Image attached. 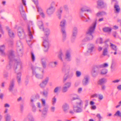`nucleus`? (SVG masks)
<instances>
[{
	"mask_svg": "<svg viewBox=\"0 0 121 121\" xmlns=\"http://www.w3.org/2000/svg\"><path fill=\"white\" fill-rule=\"evenodd\" d=\"M16 45L17 47V50L18 54L19 56H22L23 54V45L20 40L17 41Z\"/></svg>",
	"mask_w": 121,
	"mask_h": 121,
	"instance_id": "20e7f679",
	"label": "nucleus"
},
{
	"mask_svg": "<svg viewBox=\"0 0 121 121\" xmlns=\"http://www.w3.org/2000/svg\"><path fill=\"white\" fill-rule=\"evenodd\" d=\"M21 73L19 72L17 73V79L18 84H20L21 82Z\"/></svg>",
	"mask_w": 121,
	"mask_h": 121,
	"instance_id": "cd10ccee",
	"label": "nucleus"
},
{
	"mask_svg": "<svg viewBox=\"0 0 121 121\" xmlns=\"http://www.w3.org/2000/svg\"><path fill=\"white\" fill-rule=\"evenodd\" d=\"M66 24V22L65 20H63L60 22V26L61 27V28H65V26Z\"/></svg>",
	"mask_w": 121,
	"mask_h": 121,
	"instance_id": "f704fd0d",
	"label": "nucleus"
},
{
	"mask_svg": "<svg viewBox=\"0 0 121 121\" xmlns=\"http://www.w3.org/2000/svg\"><path fill=\"white\" fill-rule=\"evenodd\" d=\"M46 59L44 58L42 59V64L44 68H45L46 67Z\"/></svg>",
	"mask_w": 121,
	"mask_h": 121,
	"instance_id": "e433bc0d",
	"label": "nucleus"
},
{
	"mask_svg": "<svg viewBox=\"0 0 121 121\" xmlns=\"http://www.w3.org/2000/svg\"><path fill=\"white\" fill-rule=\"evenodd\" d=\"M48 108L47 107H44L43 109L42 113L43 114L45 115L46 114L48 110Z\"/></svg>",
	"mask_w": 121,
	"mask_h": 121,
	"instance_id": "8fccbe9b",
	"label": "nucleus"
},
{
	"mask_svg": "<svg viewBox=\"0 0 121 121\" xmlns=\"http://www.w3.org/2000/svg\"><path fill=\"white\" fill-rule=\"evenodd\" d=\"M49 47V46H47L45 47H44V51L45 52H47L48 51Z\"/></svg>",
	"mask_w": 121,
	"mask_h": 121,
	"instance_id": "0e129e2a",
	"label": "nucleus"
},
{
	"mask_svg": "<svg viewBox=\"0 0 121 121\" xmlns=\"http://www.w3.org/2000/svg\"><path fill=\"white\" fill-rule=\"evenodd\" d=\"M97 23V20H95L90 27L86 32L87 35V38L88 41L92 40L93 38V36L92 35L94 32Z\"/></svg>",
	"mask_w": 121,
	"mask_h": 121,
	"instance_id": "7ed1b4c3",
	"label": "nucleus"
},
{
	"mask_svg": "<svg viewBox=\"0 0 121 121\" xmlns=\"http://www.w3.org/2000/svg\"><path fill=\"white\" fill-rule=\"evenodd\" d=\"M76 76L77 77H79L81 75V72H80L78 71H77L76 72Z\"/></svg>",
	"mask_w": 121,
	"mask_h": 121,
	"instance_id": "bf43d9fd",
	"label": "nucleus"
},
{
	"mask_svg": "<svg viewBox=\"0 0 121 121\" xmlns=\"http://www.w3.org/2000/svg\"><path fill=\"white\" fill-rule=\"evenodd\" d=\"M49 80V78L46 77V78L41 82L39 86L42 88H44L47 85Z\"/></svg>",
	"mask_w": 121,
	"mask_h": 121,
	"instance_id": "0eeeda50",
	"label": "nucleus"
},
{
	"mask_svg": "<svg viewBox=\"0 0 121 121\" xmlns=\"http://www.w3.org/2000/svg\"><path fill=\"white\" fill-rule=\"evenodd\" d=\"M107 82V79L106 78H103L100 79L99 81V84L102 85V84L106 82Z\"/></svg>",
	"mask_w": 121,
	"mask_h": 121,
	"instance_id": "7c9ffc66",
	"label": "nucleus"
},
{
	"mask_svg": "<svg viewBox=\"0 0 121 121\" xmlns=\"http://www.w3.org/2000/svg\"><path fill=\"white\" fill-rule=\"evenodd\" d=\"M31 58L33 61H34L35 60V56L33 52H31Z\"/></svg>",
	"mask_w": 121,
	"mask_h": 121,
	"instance_id": "603ef678",
	"label": "nucleus"
},
{
	"mask_svg": "<svg viewBox=\"0 0 121 121\" xmlns=\"http://www.w3.org/2000/svg\"><path fill=\"white\" fill-rule=\"evenodd\" d=\"M88 8V7L87 6H84L82 7L81 9V10L82 12L86 11L87 9Z\"/></svg>",
	"mask_w": 121,
	"mask_h": 121,
	"instance_id": "09e8293b",
	"label": "nucleus"
},
{
	"mask_svg": "<svg viewBox=\"0 0 121 121\" xmlns=\"http://www.w3.org/2000/svg\"><path fill=\"white\" fill-rule=\"evenodd\" d=\"M103 30L105 32H111L112 30L111 28L108 27H105L103 29Z\"/></svg>",
	"mask_w": 121,
	"mask_h": 121,
	"instance_id": "37998d69",
	"label": "nucleus"
},
{
	"mask_svg": "<svg viewBox=\"0 0 121 121\" xmlns=\"http://www.w3.org/2000/svg\"><path fill=\"white\" fill-rule=\"evenodd\" d=\"M60 87L58 86L56 87L54 90V93H57L59 91V89H60Z\"/></svg>",
	"mask_w": 121,
	"mask_h": 121,
	"instance_id": "13d9d810",
	"label": "nucleus"
},
{
	"mask_svg": "<svg viewBox=\"0 0 121 121\" xmlns=\"http://www.w3.org/2000/svg\"><path fill=\"white\" fill-rule=\"evenodd\" d=\"M114 8L115 10V12L118 13L120 11V9L119 6L118 5L115 4L114 5Z\"/></svg>",
	"mask_w": 121,
	"mask_h": 121,
	"instance_id": "c9c22d12",
	"label": "nucleus"
},
{
	"mask_svg": "<svg viewBox=\"0 0 121 121\" xmlns=\"http://www.w3.org/2000/svg\"><path fill=\"white\" fill-rule=\"evenodd\" d=\"M41 101L43 105V106H45L46 104L45 100L43 99H41Z\"/></svg>",
	"mask_w": 121,
	"mask_h": 121,
	"instance_id": "052dcab7",
	"label": "nucleus"
},
{
	"mask_svg": "<svg viewBox=\"0 0 121 121\" xmlns=\"http://www.w3.org/2000/svg\"><path fill=\"white\" fill-rule=\"evenodd\" d=\"M62 108L64 112H67V110L69 109L68 105L66 104H64L62 106Z\"/></svg>",
	"mask_w": 121,
	"mask_h": 121,
	"instance_id": "2f4dec72",
	"label": "nucleus"
},
{
	"mask_svg": "<svg viewBox=\"0 0 121 121\" xmlns=\"http://www.w3.org/2000/svg\"><path fill=\"white\" fill-rule=\"evenodd\" d=\"M95 47L94 45L92 44H89L88 45V50L85 53L86 55H89L92 52Z\"/></svg>",
	"mask_w": 121,
	"mask_h": 121,
	"instance_id": "1a4fd4ad",
	"label": "nucleus"
},
{
	"mask_svg": "<svg viewBox=\"0 0 121 121\" xmlns=\"http://www.w3.org/2000/svg\"><path fill=\"white\" fill-rule=\"evenodd\" d=\"M71 83L70 82H67L64 84V86H66V87L69 88L71 86Z\"/></svg>",
	"mask_w": 121,
	"mask_h": 121,
	"instance_id": "3c124183",
	"label": "nucleus"
},
{
	"mask_svg": "<svg viewBox=\"0 0 121 121\" xmlns=\"http://www.w3.org/2000/svg\"><path fill=\"white\" fill-rule=\"evenodd\" d=\"M83 104V101L80 99H79L77 100L76 103V106H75L82 107Z\"/></svg>",
	"mask_w": 121,
	"mask_h": 121,
	"instance_id": "6ab92c4d",
	"label": "nucleus"
},
{
	"mask_svg": "<svg viewBox=\"0 0 121 121\" xmlns=\"http://www.w3.org/2000/svg\"><path fill=\"white\" fill-rule=\"evenodd\" d=\"M108 66V64L106 63H104V64H101L99 66V67H100V68H102V67H106L107 66Z\"/></svg>",
	"mask_w": 121,
	"mask_h": 121,
	"instance_id": "5fc2aeb1",
	"label": "nucleus"
},
{
	"mask_svg": "<svg viewBox=\"0 0 121 121\" xmlns=\"http://www.w3.org/2000/svg\"><path fill=\"white\" fill-rule=\"evenodd\" d=\"M33 1L34 4L36 5V8L37 9V11L39 13L40 12H43L41 8L39 7L38 5V0H33Z\"/></svg>",
	"mask_w": 121,
	"mask_h": 121,
	"instance_id": "a211bd4d",
	"label": "nucleus"
},
{
	"mask_svg": "<svg viewBox=\"0 0 121 121\" xmlns=\"http://www.w3.org/2000/svg\"><path fill=\"white\" fill-rule=\"evenodd\" d=\"M108 52V48L105 47L104 48L103 52V55L104 56H105L107 55Z\"/></svg>",
	"mask_w": 121,
	"mask_h": 121,
	"instance_id": "ea45409f",
	"label": "nucleus"
},
{
	"mask_svg": "<svg viewBox=\"0 0 121 121\" xmlns=\"http://www.w3.org/2000/svg\"><path fill=\"white\" fill-rule=\"evenodd\" d=\"M42 30L44 31V35L46 37V38H48V37L50 33V30L48 28H46L44 29V28H43V30Z\"/></svg>",
	"mask_w": 121,
	"mask_h": 121,
	"instance_id": "aec40b11",
	"label": "nucleus"
},
{
	"mask_svg": "<svg viewBox=\"0 0 121 121\" xmlns=\"http://www.w3.org/2000/svg\"><path fill=\"white\" fill-rule=\"evenodd\" d=\"M37 106L38 108H39V110L40 112H42V110L41 109L42 107V106L41 105L40 103V102H38L37 103Z\"/></svg>",
	"mask_w": 121,
	"mask_h": 121,
	"instance_id": "a18cd8bd",
	"label": "nucleus"
},
{
	"mask_svg": "<svg viewBox=\"0 0 121 121\" xmlns=\"http://www.w3.org/2000/svg\"><path fill=\"white\" fill-rule=\"evenodd\" d=\"M107 69H104L101 70L100 74L102 75L106 74L107 73Z\"/></svg>",
	"mask_w": 121,
	"mask_h": 121,
	"instance_id": "c03bdc74",
	"label": "nucleus"
},
{
	"mask_svg": "<svg viewBox=\"0 0 121 121\" xmlns=\"http://www.w3.org/2000/svg\"><path fill=\"white\" fill-rule=\"evenodd\" d=\"M48 92L46 91H44L42 92L43 95L45 98L47 97L48 95Z\"/></svg>",
	"mask_w": 121,
	"mask_h": 121,
	"instance_id": "49530a36",
	"label": "nucleus"
},
{
	"mask_svg": "<svg viewBox=\"0 0 121 121\" xmlns=\"http://www.w3.org/2000/svg\"><path fill=\"white\" fill-rule=\"evenodd\" d=\"M6 30L8 31L9 35V36L11 38L13 37L14 35L12 31L9 28L8 26L6 27Z\"/></svg>",
	"mask_w": 121,
	"mask_h": 121,
	"instance_id": "5701e85b",
	"label": "nucleus"
},
{
	"mask_svg": "<svg viewBox=\"0 0 121 121\" xmlns=\"http://www.w3.org/2000/svg\"><path fill=\"white\" fill-rule=\"evenodd\" d=\"M36 100V99L35 98L31 99V102H32V103L31 104V105L32 107V111L34 112H35L36 111V108L33 102L34 101H35Z\"/></svg>",
	"mask_w": 121,
	"mask_h": 121,
	"instance_id": "f3484780",
	"label": "nucleus"
},
{
	"mask_svg": "<svg viewBox=\"0 0 121 121\" xmlns=\"http://www.w3.org/2000/svg\"><path fill=\"white\" fill-rule=\"evenodd\" d=\"M96 43H103V39L101 38H98L96 40Z\"/></svg>",
	"mask_w": 121,
	"mask_h": 121,
	"instance_id": "a19ab883",
	"label": "nucleus"
},
{
	"mask_svg": "<svg viewBox=\"0 0 121 121\" xmlns=\"http://www.w3.org/2000/svg\"><path fill=\"white\" fill-rule=\"evenodd\" d=\"M99 71V67L97 66H95L92 70L91 75L93 77H95L98 75Z\"/></svg>",
	"mask_w": 121,
	"mask_h": 121,
	"instance_id": "9d476101",
	"label": "nucleus"
},
{
	"mask_svg": "<svg viewBox=\"0 0 121 121\" xmlns=\"http://www.w3.org/2000/svg\"><path fill=\"white\" fill-rule=\"evenodd\" d=\"M56 99L55 96L52 99V104L53 105H55V104L56 103Z\"/></svg>",
	"mask_w": 121,
	"mask_h": 121,
	"instance_id": "6e6d98bb",
	"label": "nucleus"
},
{
	"mask_svg": "<svg viewBox=\"0 0 121 121\" xmlns=\"http://www.w3.org/2000/svg\"><path fill=\"white\" fill-rule=\"evenodd\" d=\"M63 56V54L62 51L60 50L58 55V57L60 60L62 62L64 61L63 60L62 58V57Z\"/></svg>",
	"mask_w": 121,
	"mask_h": 121,
	"instance_id": "473e14b6",
	"label": "nucleus"
},
{
	"mask_svg": "<svg viewBox=\"0 0 121 121\" xmlns=\"http://www.w3.org/2000/svg\"><path fill=\"white\" fill-rule=\"evenodd\" d=\"M89 77L88 76H85L82 81V84L83 85L86 86L88 83L89 81Z\"/></svg>",
	"mask_w": 121,
	"mask_h": 121,
	"instance_id": "ddd939ff",
	"label": "nucleus"
},
{
	"mask_svg": "<svg viewBox=\"0 0 121 121\" xmlns=\"http://www.w3.org/2000/svg\"><path fill=\"white\" fill-rule=\"evenodd\" d=\"M86 11L89 12L90 13H92V10L88 7V8L87 9Z\"/></svg>",
	"mask_w": 121,
	"mask_h": 121,
	"instance_id": "774afa93",
	"label": "nucleus"
},
{
	"mask_svg": "<svg viewBox=\"0 0 121 121\" xmlns=\"http://www.w3.org/2000/svg\"><path fill=\"white\" fill-rule=\"evenodd\" d=\"M58 62L56 61H52L49 64V65L51 68H54L56 67L57 65Z\"/></svg>",
	"mask_w": 121,
	"mask_h": 121,
	"instance_id": "412c9836",
	"label": "nucleus"
},
{
	"mask_svg": "<svg viewBox=\"0 0 121 121\" xmlns=\"http://www.w3.org/2000/svg\"><path fill=\"white\" fill-rule=\"evenodd\" d=\"M5 49V47L4 45L0 46V53L2 56H4L5 55L4 52Z\"/></svg>",
	"mask_w": 121,
	"mask_h": 121,
	"instance_id": "393cba45",
	"label": "nucleus"
},
{
	"mask_svg": "<svg viewBox=\"0 0 121 121\" xmlns=\"http://www.w3.org/2000/svg\"><path fill=\"white\" fill-rule=\"evenodd\" d=\"M34 24L31 21L29 22L27 26V30L28 32V34L30 39H33V36L32 35V31L34 33V30L33 28Z\"/></svg>",
	"mask_w": 121,
	"mask_h": 121,
	"instance_id": "39448f33",
	"label": "nucleus"
},
{
	"mask_svg": "<svg viewBox=\"0 0 121 121\" xmlns=\"http://www.w3.org/2000/svg\"><path fill=\"white\" fill-rule=\"evenodd\" d=\"M15 85V79H13L10 81L9 85V90L10 91H12L13 90Z\"/></svg>",
	"mask_w": 121,
	"mask_h": 121,
	"instance_id": "2eb2a0df",
	"label": "nucleus"
},
{
	"mask_svg": "<svg viewBox=\"0 0 121 121\" xmlns=\"http://www.w3.org/2000/svg\"><path fill=\"white\" fill-rule=\"evenodd\" d=\"M55 4V2H52L51 4L50 7L47 9V12L48 14L51 15L54 12L55 8L54 7V5Z\"/></svg>",
	"mask_w": 121,
	"mask_h": 121,
	"instance_id": "6e6552de",
	"label": "nucleus"
},
{
	"mask_svg": "<svg viewBox=\"0 0 121 121\" xmlns=\"http://www.w3.org/2000/svg\"><path fill=\"white\" fill-rule=\"evenodd\" d=\"M65 70L67 71L69 73L68 77L69 78H71L73 75V73L72 72L70 73H69V72H70L71 70L70 69V66L69 65H67L66 66H64L63 68V70Z\"/></svg>",
	"mask_w": 121,
	"mask_h": 121,
	"instance_id": "9b49d317",
	"label": "nucleus"
},
{
	"mask_svg": "<svg viewBox=\"0 0 121 121\" xmlns=\"http://www.w3.org/2000/svg\"><path fill=\"white\" fill-rule=\"evenodd\" d=\"M18 36L21 39H22L25 37V34L23 28L19 27L18 29Z\"/></svg>",
	"mask_w": 121,
	"mask_h": 121,
	"instance_id": "423d86ee",
	"label": "nucleus"
},
{
	"mask_svg": "<svg viewBox=\"0 0 121 121\" xmlns=\"http://www.w3.org/2000/svg\"><path fill=\"white\" fill-rule=\"evenodd\" d=\"M80 16L82 19L83 20V21L85 22H87L90 20V18L87 16V18L86 17H85L81 14Z\"/></svg>",
	"mask_w": 121,
	"mask_h": 121,
	"instance_id": "c85d7f7f",
	"label": "nucleus"
},
{
	"mask_svg": "<svg viewBox=\"0 0 121 121\" xmlns=\"http://www.w3.org/2000/svg\"><path fill=\"white\" fill-rule=\"evenodd\" d=\"M43 39V45L44 47L49 46V43L48 42V38H45V37H42Z\"/></svg>",
	"mask_w": 121,
	"mask_h": 121,
	"instance_id": "b1692460",
	"label": "nucleus"
},
{
	"mask_svg": "<svg viewBox=\"0 0 121 121\" xmlns=\"http://www.w3.org/2000/svg\"><path fill=\"white\" fill-rule=\"evenodd\" d=\"M61 32L62 35V40L65 41L66 39V32L65 30V28H61Z\"/></svg>",
	"mask_w": 121,
	"mask_h": 121,
	"instance_id": "dca6fc26",
	"label": "nucleus"
},
{
	"mask_svg": "<svg viewBox=\"0 0 121 121\" xmlns=\"http://www.w3.org/2000/svg\"><path fill=\"white\" fill-rule=\"evenodd\" d=\"M62 9L63 7H60L59 10H58L57 13V15L58 18L60 19L61 18V14L62 12Z\"/></svg>",
	"mask_w": 121,
	"mask_h": 121,
	"instance_id": "bb28decb",
	"label": "nucleus"
},
{
	"mask_svg": "<svg viewBox=\"0 0 121 121\" xmlns=\"http://www.w3.org/2000/svg\"><path fill=\"white\" fill-rule=\"evenodd\" d=\"M96 117L99 119V121H100L101 119L102 118V117H101L100 114L98 113L96 115Z\"/></svg>",
	"mask_w": 121,
	"mask_h": 121,
	"instance_id": "69168bd1",
	"label": "nucleus"
},
{
	"mask_svg": "<svg viewBox=\"0 0 121 121\" xmlns=\"http://www.w3.org/2000/svg\"><path fill=\"white\" fill-rule=\"evenodd\" d=\"M98 99L100 100L102 99L103 98V95L101 94H98Z\"/></svg>",
	"mask_w": 121,
	"mask_h": 121,
	"instance_id": "e2e57ef3",
	"label": "nucleus"
},
{
	"mask_svg": "<svg viewBox=\"0 0 121 121\" xmlns=\"http://www.w3.org/2000/svg\"><path fill=\"white\" fill-rule=\"evenodd\" d=\"M77 29L76 27L74 28L73 30L72 39H74L76 37L77 33Z\"/></svg>",
	"mask_w": 121,
	"mask_h": 121,
	"instance_id": "4be33fe9",
	"label": "nucleus"
},
{
	"mask_svg": "<svg viewBox=\"0 0 121 121\" xmlns=\"http://www.w3.org/2000/svg\"><path fill=\"white\" fill-rule=\"evenodd\" d=\"M37 24L39 28L41 30H43L44 27L43 23L42 21H39L37 22Z\"/></svg>",
	"mask_w": 121,
	"mask_h": 121,
	"instance_id": "72a5a7b5",
	"label": "nucleus"
},
{
	"mask_svg": "<svg viewBox=\"0 0 121 121\" xmlns=\"http://www.w3.org/2000/svg\"><path fill=\"white\" fill-rule=\"evenodd\" d=\"M11 117L8 114L6 115L5 117L6 121H10Z\"/></svg>",
	"mask_w": 121,
	"mask_h": 121,
	"instance_id": "79ce46f5",
	"label": "nucleus"
},
{
	"mask_svg": "<svg viewBox=\"0 0 121 121\" xmlns=\"http://www.w3.org/2000/svg\"><path fill=\"white\" fill-rule=\"evenodd\" d=\"M32 71L33 73L35 75V77L38 79H42L43 78V74H39L38 73L41 72L43 73L44 70L41 68L37 67H34L32 64L30 65Z\"/></svg>",
	"mask_w": 121,
	"mask_h": 121,
	"instance_id": "f03ea898",
	"label": "nucleus"
},
{
	"mask_svg": "<svg viewBox=\"0 0 121 121\" xmlns=\"http://www.w3.org/2000/svg\"><path fill=\"white\" fill-rule=\"evenodd\" d=\"M18 57L15 55V52L13 51H10L9 52L8 55V58L9 60V69L10 68L11 63L13 61H14L15 63L14 66V69L16 73V71H19L22 69V63Z\"/></svg>",
	"mask_w": 121,
	"mask_h": 121,
	"instance_id": "f257e3e1",
	"label": "nucleus"
},
{
	"mask_svg": "<svg viewBox=\"0 0 121 121\" xmlns=\"http://www.w3.org/2000/svg\"><path fill=\"white\" fill-rule=\"evenodd\" d=\"M68 88L66 86H64L62 88V92L65 93L67 91Z\"/></svg>",
	"mask_w": 121,
	"mask_h": 121,
	"instance_id": "864d4df0",
	"label": "nucleus"
},
{
	"mask_svg": "<svg viewBox=\"0 0 121 121\" xmlns=\"http://www.w3.org/2000/svg\"><path fill=\"white\" fill-rule=\"evenodd\" d=\"M27 118L28 119L29 121H34L33 117L30 114H28L27 117Z\"/></svg>",
	"mask_w": 121,
	"mask_h": 121,
	"instance_id": "58836bf2",
	"label": "nucleus"
},
{
	"mask_svg": "<svg viewBox=\"0 0 121 121\" xmlns=\"http://www.w3.org/2000/svg\"><path fill=\"white\" fill-rule=\"evenodd\" d=\"M65 59L68 61H71V52L70 51H67L66 53L65 56Z\"/></svg>",
	"mask_w": 121,
	"mask_h": 121,
	"instance_id": "f8f14e48",
	"label": "nucleus"
},
{
	"mask_svg": "<svg viewBox=\"0 0 121 121\" xmlns=\"http://www.w3.org/2000/svg\"><path fill=\"white\" fill-rule=\"evenodd\" d=\"M110 46L113 50L115 51H117V46L112 43H110Z\"/></svg>",
	"mask_w": 121,
	"mask_h": 121,
	"instance_id": "4c0bfd02",
	"label": "nucleus"
},
{
	"mask_svg": "<svg viewBox=\"0 0 121 121\" xmlns=\"http://www.w3.org/2000/svg\"><path fill=\"white\" fill-rule=\"evenodd\" d=\"M75 95L76 96V97H73L71 99V100H74L77 99H79V96L76 95Z\"/></svg>",
	"mask_w": 121,
	"mask_h": 121,
	"instance_id": "680f3d73",
	"label": "nucleus"
},
{
	"mask_svg": "<svg viewBox=\"0 0 121 121\" xmlns=\"http://www.w3.org/2000/svg\"><path fill=\"white\" fill-rule=\"evenodd\" d=\"M8 73L7 72H4L3 74L4 78H7L8 77Z\"/></svg>",
	"mask_w": 121,
	"mask_h": 121,
	"instance_id": "338daca9",
	"label": "nucleus"
},
{
	"mask_svg": "<svg viewBox=\"0 0 121 121\" xmlns=\"http://www.w3.org/2000/svg\"><path fill=\"white\" fill-rule=\"evenodd\" d=\"M89 100L86 99L84 101L85 103L84 108L85 109L88 105Z\"/></svg>",
	"mask_w": 121,
	"mask_h": 121,
	"instance_id": "4d7b16f0",
	"label": "nucleus"
},
{
	"mask_svg": "<svg viewBox=\"0 0 121 121\" xmlns=\"http://www.w3.org/2000/svg\"><path fill=\"white\" fill-rule=\"evenodd\" d=\"M97 4L98 7H101V8H103L104 3L103 1L100 0H99L97 2Z\"/></svg>",
	"mask_w": 121,
	"mask_h": 121,
	"instance_id": "c756f323",
	"label": "nucleus"
},
{
	"mask_svg": "<svg viewBox=\"0 0 121 121\" xmlns=\"http://www.w3.org/2000/svg\"><path fill=\"white\" fill-rule=\"evenodd\" d=\"M82 107L74 106L73 109L74 112L77 113H80L83 111Z\"/></svg>",
	"mask_w": 121,
	"mask_h": 121,
	"instance_id": "4468645a",
	"label": "nucleus"
},
{
	"mask_svg": "<svg viewBox=\"0 0 121 121\" xmlns=\"http://www.w3.org/2000/svg\"><path fill=\"white\" fill-rule=\"evenodd\" d=\"M19 10L22 16L23 17H24L25 18L26 17V15L24 14V12L23 9V7L22 5H21L20 6Z\"/></svg>",
	"mask_w": 121,
	"mask_h": 121,
	"instance_id": "a878e982",
	"label": "nucleus"
},
{
	"mask_svg": "<svg viewBox=\"0 0 121 121\" xmlns=\"http://www.w3.org/2000/svg\"><path fill=\"white\" fill-rule=\"evenodd\" d=\"M114 115L121 117V112L119 111L118 110L114 114Z\"/></svg>",
	"mask_w": 121,
	"mask_h": 121,
	"instance_id": "de8ad7c7",
	"label": "nucleus"
}]
</instances>
